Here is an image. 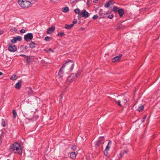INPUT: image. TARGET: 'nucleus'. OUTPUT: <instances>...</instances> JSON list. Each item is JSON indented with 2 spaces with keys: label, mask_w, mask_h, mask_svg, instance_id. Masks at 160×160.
I'll list each match as a JSON object with an SVG mask.
<instances>
[{
  "label": "nucleus",
  "mask_w": 160,
  "mask_h": 160,
  "mask_svg": "<svg viewBox=\"0 0 160 160\" xmlns=\"http://www.w3.org/2000/svg\"><path fill=\"white\" fill-rule=\"evenodd\" d=\"M77 154L76 152H73L70 153V158L72 159H74L75 158Z\"/></svg>",
  "instance_id": "ddd939ff"
},
{
  "label": "nucleus",
  "mask_w": 160,
  "mask_h": 160,
  "mask_svg": "<svg viewBox=\"0 0 160 160\" xmlns=\"http://www.w3.org/2000/svg\"><path fill=\"white\" fill-rule=\"evenodd\" d=\"M119 9L117 7H114L113 8L112 11L115 12H118Z\"/></svg>",
  "instance_id": "7c9ffc66"
},
{
  "label": "nucleus",
  "mask_w": 160,
  "mask_h": 160,
  "mask_svg": "<svg viewBox=\"0 0 160 160\" xmlns=\"http://www.w3.org/2000/svg\"><path fill=\"white\" fill-rule=\"evenodd\" d=\"M35 44L32 41H31L29 44V47L30 48L33 49L35 47Z\"/></svg>",
  "instance_id": "dca6fc26"
},
{
  "label": "nucleus",
  "mask_w": 160,
  "mask_h": 160,
  "mask_svg": "<svg viewBox=\"0 0 160 160\" xmlns=\"http://www.w3.org/2000/svg\"><path fill=\"white\" fill-rule=\"evenodd\" d=\"M108 150H105V151H104V155L106 156H107L108 155Z\"/></svg>",
  "instance_id": "4c0bfd02"
},
{
  "label": "nucleus",
  "mask_w": 160,
  "mask_h": 160,
  "mask_svg": "<svg viewBox=\"0 0 160 160\" xmlns=\"http://www.w3.org/2000/svg\"><path fill=\"white\" fill-rule=\"evenodd\" d=\"M146 116H145V117H143V120L142 121V122H144L146 118Z\"/></svg>",
  "instance_id": "37998d69"
},
{
  "label": "nucleus",
  "mask_w": 160,
  "mask_h": 160,
  "mask_svg": "<svg viewBox=\"0 0 160 160\" xmlns=\"http://www.w3.org/2000/svg\"><path fill=\"white\" fill-rule=\"evenodd\" d=\"M74 65V63L71 60H69L68 62H66L63 65L59 70L58 75L57 76V80L60 79V81L62 79V77L63 75V70L65 68L68 71H71L72 70Z\"/></svg>",
  "instance_id": "f257e3e1"
},
{
  "label": "nucleus",
  "mask_w": 160,
  "mask_h": 160,
  "mask_svg": "<svg viewBox=\"0 0 160 160\" xmlns=\"http://www.w3.org/2000/svg\"><path fill=\"white\" fill-rule=\"evenodd\" d=\"M2 126L3 127H4L5 126V121L3 119H2Z\"/></svg>",
  "instance_id": "c85d7f7f"
},
{
  "label": "nucleus",
  "mask_w": 160,
  "mask_h": 160,
  "mask_svg": "<svg viewBox=\"0 0 160 160\" xmlns=\"http://www.w3.org/2000/svg\"><path fill=\"white\" fill-rule=\"evenodd\" d=\"M122 57L121 54L120 55L118 56H117L114 58H113L112 59V61L113 62H115L119 61Z\"/></svg>",
  "instance_id": "9d476101"
},
{
  "label": "nucleus",
  "mask_w": 160,
  "mask_h": 160,
  "mask_svg": "<svg viewBox=\"0 0 160 160\" xmlns=\"http://www.w3.org/2000/svg\"><path fill=\"white\" fill-rule=\"evenodd\" d=\"M84 29L83 28V29H82V30H84Z\"/></svg>",
  "instance_id": "3c124183"
},
{
  "label": "nucleus",
  "mask_w": 160,
  "mask_h": 160,
  "mask_svg": "<svg viewBox=\"0 0 160 160\" xmlns=\"http://www.w3.org/2000/svg\"><path fill=\"white\" fill-rule=\"evenodd\" d=\"M118 12L121 17H122L124 13V10L122 8L119 9Z\"/></svg>",
  "instance_id": "4468645a"
},
{
  "label": "nucleus",
  "mask_w": 160,
  "mask_h": 160,
  "mask_svg": "<svg viewBox=\"0 0 160 160\" xmlns=\"http://www.w3.org/2000/svg\"><path fill=\"white\" fill-rule=\"evenodd\" d=\"M143 106L142 105L140 104L138 106L137 110L139 112H141L143 111Z\"/></svg>",
  "instance_id": "f3484780"
},
{
  "label": "nucleus",
  "mask_w": 160,
  "mask_h": 160,
  "mask_svg": "<svg viewBox=\"0 0 160 160\" xmlns=\"http://www.w3.org/2000/svg\"><path fill=\"white\" fill-rule=\"evenodd\" d=\"M17 40L16 39V38H15V37H14L13 38V39H12L11 40V42H12V43H15L17 42Z\"/></svg>",
  "instance_id": "cd10ccee"
},
{
  "label": "nucleus",
  "mask_w": 160,
  "mask_h": 160,
  "mask_svg": "<svg viewBox=\"0 0 160 160\" xmlns=\"http://www.w3.org/2000/svg\"><path fill=\"white\" fill-rule=\"evenodd\" d=\"M112 1H109L108 3L105 5V7H109V5L111 3H113Z\"/></svg>",
  "instance_id": "bb28decb"
},
{
  "label": "nucleus",
  "mask_w": 160,
  "mask_h": 160,
  "mask_svg": "<svg viewBox=\"0 0 160 160\" xmlns=\"http://www.w3.org/2000/svg\"><path fill=\"white\" fill-rule=\"evenodd\" d=\"M98 18V16L97 15H94L92 17V18L93 19H96Z\"/></svg>",
  "instance_id": "e433bc0d"
},
{
  "label": "nucleus",
  "mask_w": 160,
  "mask_h": 160,
  "mask_svg": "<svg viewBox=\"0 0 160 160\" xmlns=\"http://www.w3.org/2000/svg\"><path fill=\"white\" fill-rule=\"evenodd\" d=\"M77 0H74V1H77Z\"/></svg>",
  "instance_id": "603ef678"
},
{
  "label": "nucleus",
  "mask_w": 160,
  "mask_h": 160,
  "mask_svg": "<svg viewBox=\"0 0 160 160\" xmlns=\"http://www.w3.org/2000/svg\"><path fill=\"white\" fill-rule=\"evenodd\" d=\"M80 15L87 18L89 16V13L85 10H83L81 12Z\"/></svg>",
  "instance_id": "0eeeda50"
},
{
  "label": "nucleus",
  "mask_w": 160,
  "mask_h": 160,
  "mask_svg": "<svg viewBox=\"0 0 160 160\" xmlns=\"http://www.w3.org/2000/svg\"><path fill=\"white\" fill-rule=\"evenodd\" d=\"M58 36H60L61 37H62L65 35V33L64 32H59L58 33Z\"/></svg>",
  "instance_id": "2f4dec72"
},
{
  "label": "nucleus",
  "mask_w": 160,
  "mask_h": 160,
  "mask_svg": "<svg viewBox=\"0 0 160 160\" xmlns=\"http://www.w3.org/2000/svg\"><path fill=\"white\" fill-rule=\"evenodd\" d=\"M22 82V80L19 81L18 82H17L15 84V88L17 89H19L21 87Z\"/></svg>",
  "instance_id": "f8f14e48"
},
{
  "label": "nucleus",
  "mask_w": 160,
  "mask_h": 160,
  "mask_svg": "<svg viewBox=\"0 0 160 160\" xmlns=\"http://www.w3.org/2000/svg\"><path fill=\"white\" fill-rule=\"evenodd\" d=\"M19 5L23 8H26L31 6L30 2L26 0L20 1L18 2Z\"/></svg>",
  "instance_id": "20e7f679"
},
{
  "label": "nucleus",
  "mask_w": 160,
  "mask_h": 160,
  "mask_svg": "<svg viewBox=\"0 0 160 160\" xmlns=\"http://www.w3.org/2000/svg\"><path fill=\"white\" fill-rule=\"evenodd\" d=\"M49 51H52V49H51V48H50V49H49Z\"/></svg>",
  "instance_id": "8fccbe9b"
},
{
  "label": "nucleus",
  "mask_w": 160,
  "mask_h": 160,
  "mask_svg": "<svg viewBox=\"0 0 160 160\" xmlns=\"http://www.w3.org/2000/svg\"><path fill=\"white\" fill-rule=\"evenodd\" d=\"M69 10V8L68 7H66L62 8V11L66 13Z\"/></svg>",
  "instance_id": "2eb2a0df"
},
{
  "label": "nucleus",
  "mask_w": 160,
  "mask_h": 160,
  "mask_svg": "<svg viewBox=\"0 0 160 160\" xmlns=\"http://www.w3.org/2000/svg\"><path fill=\"white\" fill-rule=\"evenodd\" d=\"M18 77V76H17L16 75L14 74L11 77L10 79L14 80L17 79Z\"/></svg>",
  "instance_id": "412c9836"
},
{
  "label": "nucleus",
  "mask_w": 160,
  "mask_h": 160,
  "mask_svg": "<svg viewBox=\"0 0 160 160\" xmlns=\"http://www.w3.org/2000/svg\"><path fill=\"white\" fill-rule=\"evenodd\" d=\"M127 151L126 150L121 152L120 153L121 158L122 157V156L125 153H127Z\"/></svg>",
  "instance_id": "a878e982"
},
{
  "label": "nucleus",
  "mask_w": 160,
  "mask_h": 160,
  "mask_svg": "<svg viewBox=\"0 0 160 160\" xmlns=\"http://www.w3.org/2000/svg\"><path fill=\"white\" fill-rule=\"evenodd\" d=\"M74 11L75 13L78 14L79 15H80L81 12L80 11V10L79 9L77 8L75 9H74Z\"/></svg>",
  "instance_id": "393cba45"
},
{
  "label": "nucleus",
  "mask_w": 160,
  "mask_h": 160,
  "mask_svg": "<svg viewBox=\"0 0 160 160\" xmlns=\"http://www.w3.org/2000/svg\"><path fill=\"white\" fill-rule=\"evenodd\" d=\"M111 143H112V142L110 141L108 142V144L106 147L105 149V150H108V151L109 150V149L110 147V145H111Z\"/></svg>",
  "instance_id": "6ab92c4d"
},
{
  "label": "nucleus",
  "mask_w": 160,
  "mask_h": 160,
  "mask_svg": "<svg viewBox=\"0 0 160 160\" xmlns=\"http://www.w3.org/2000/svg\"><path fill=\"white\" fill-rule=\"evenodd\" d=\"M98 0H93V2L94 3H97Z\"/></svg>",
  "instance_id": "c03bdc74"
},
{
  "label": "nucleus",
  "mask_w": 160,
  "mask_h": 160,
  "mask_svg": "<svg viewBox=\"0 0 160 160\" xmlns=\"http://www.w3.org/2000/svg\"><path fill=\"white\" fill-rule=\"evenodd\" d=\"M26 31V30L23 29H22L20 31V32L22 33H23L25 32Z\"/></svg>",
  "instance_id": "58836bf2"
},
{
  "label": "nucleus",
  "mask_w": 160,
  "mask_h": 160,
  "mask_svg": "<svg viewBox=\"0 0 160 160\" xmlns=\"http://www.w3.org/2000/svg\"><path fill=\"white\" fill-rule=\"evenodd\" d=\"M80 75V72H78L76 73H72L67 78L68 81H73L78 78Z\"/></svg>",
  "instance_id": "7ed1b4c3"
},
{
  "label": "nucleus",
  "mask_w": 160,
  "mask_h": 160,
  "mask_svg": "<svg viewBox=\"0 0 160 160\" xmlns=\"http://www.w3.org/2000/svg\"><path fill=\"white\" fill-rule=\"evenodd\" d=\"M19 56H22V57H24L25 58L26 56V55H24V54H21V55H20Z\"/></svg>",
  "instance_id": "a18cd8bd"
},
{
  "label": "nucleus",
  "mask_w": 160,
  "mask_h": 160,
  "mask_svg": "<svg viewBox=\"0 0 160 160\" xmlns=\"http://www.w3.org/2000/svg\"><path fill=\"white\" fill-rule=\"evenodd\" d=\"M33 35L32 33H29L25 35L24 36V39L26 41L31 40L33 38Z\"/></svg>",
  "instance_id": "423d86ee"
},
{
  "label": "nucleus",
  "mask_w": 160,
  "mask_h": 160,
  "mask_svg": "<svg viewBox=\"0 0 160 160\" xmlns=\"http://www.w3.org/2000/svg\"><path fill=\"white\" fill-rule=\"evenodd\" d=\"M71 148L73 150H75L76 149V146H72L71 147Z\"/></svg>",
  "instance_id": "ea45409f"
},
{
  "label": "nucleus",
  "mask_w": 160,
  "mask_h": 160,
  "mask_svg": "<svg viewBox=\"0 0 160 160\" xmlns=\"http://www.w3.org/2000/svg\"><path fill=\"white\" fill-rule=\"evenodd\" d=\"M114 101H115V102L117 104H118V105L120 107H122V106H123V105H122V104H121L120 101L119 100H115Z\"/></svg>",
  "instance_id": "b1692460"
},
{
  "label": "nucleus",
  "mask_w": 160,
  "mask_h": 160,
  "mask_svg": "<svg viewBox=\"0 0 160 160\" xmlns=\"http://www.w3.org/2000/svg\"><path fill=\"white\" fill-rule=\"evenodd\" d=\"M99 14L101 18H105L107 15L108 14V13H104L102 12V10L101 9L99 12Z\"/></svg>",
  "instance_id": "6e6552de"
},
{
  "label": "nucleus",
  "mask_w": 160,
  "mask_h": 160,
  "mask_svg": "<svg viewBox=\"0 0 160 160\" xmlns=\"http://www.w3.org/2000/svg\"><path fill=\"white\" fill-rule=\"evenodd\" d=\"M50 39L51 38L48 36H47L45 38V40L47 41H49Z\"/></svg>",
  "instance_id": "473e14b6"
},
{
  "label": "nucleus",
  "mask_w": 160,
  "mask_h": 160,
  "mask_svg": "<svg viewBox=\"0 0 160 160\" xmlns=\"http://www.w3.org/2000/svg\"><path fill=\"white\" fill-rule=\"evenodd\" d=\"M59 0H50V1L53 2L55 3L58 2Z\"/></svg>",
  "instance_id": "79ce46f5"
},
{
  "label": "nucleus",
  "mask_w": 160,
  "mask_h": 160,
  "mask_svg": "<svg viewBox=\"0 0 160 160\" xmlns=\"http://www.w3.org/2000/svg\"><path fill=\"white\" fill-rule=\"evenodd\" d=\"M2 74H3V73L2 72H0V76H1L2 75Z\"/></svg>",
  "instance_id": "09e8293b"
},
{
  "label": "nucleus",
  "mask_w": 160,
  "mask_h": 160,
  "mask_svg": "<svg viewBox=\"0 0 160 160\" xmlns=\"http://www.w3.org/2000/svg\"><path fill=\"white\" fill-rule=\"evenodd\" d=\"M55 29V27L54 26H52V27L48 29L47 32L48 34H50L53 32Z\"/></svg>",
  "instance_id": "9b49d317"
},
{
  "label": "nucleus",
  "mask_w": 160,
  "mask_h": 160,
  "mask_svg": "<svg viewBox=\"0 0 160 160\" xmlns=\"http://www.w3.org/2000/svg\"><path fill=\"white\" fill-rule=\"evenodd\" d=\"M72 25L65 24V28L67 29H70L73 27Z\"/></svg>",
  "instance_id": "a211bd4d"
},
{
  "label": "nucleus",
  "mask_w": 160,
  "mask_h": 160,
  "mask_svg": "<svg viewBox=\"0 0 160 160\" xmlns=\"http://www.w3.org/2000/svg\"><path fill=\"white\" fill-rule=\"evenodd\" d=\"M17 48L15 45H12V43H9L8 44V50L11 52H15L17 50Z\"/></svg>",
  "instance_id": "39448f33"
},
{
  "label": "nucleus",
  "mask_w": 160,
  "mask_h": 160,
  "mask_svg": "<svg viewBox=\"0 0 160 160\" xmlns=\"http://www.w3.org/2000/svg\"><path fill=\"white\" fill-rule=\"evenodd\" d=\"M113 17V14H111L109 16H108V18H110V19H112Z\"/></svg>",
  "instance_id": "a19ab883"
},
{
  "label": "nucleus",
  "mask_w": 160,
  "mask_h": 160,
  "mask_svg": "<svg viewBox=\"0 0 160 160\" xmlns=\"http://www.w3.org/2000/svg\"><path fill=\"white\" fill-rule=\"evenodd\" d=\"M9 150L11 152L14 153H17L18 154H20L22 152L19 144L17 142L14 143L11 146Z\"/></svg>",
  "instance_id": "f03ea898"
},
{
  "label": "nucleus",
  "mask_w": 160,
  "mask_h": 160,
  "mask_svg": "<svg viewBox=\"0 0 160 160\" xmlns=\"http://www.w3.org/2000/svg\"><path fill=\"white\" fill-rule=\"evenodd\" d=\"M9 160V159H8V160Z\"/></svg>",
  "instance_id": "864d4df0"
},
{
  "label": "nucleus",
  "mask_w": 160,
  "mask_h": 160,
  "mask_svg": "<svg viewBox=\"0 0 160 160\" xmlns=\"http://www.w3.org/2000/svg\"><path fill=\"white\" fill-rule=\"evenodd\" d=\"M2 143V139L0 138V145Z\"/></svg>",
  "instance_id": "de8ad7c7"
},
{
  "label": "nucleus",
  "mask_w": 160,
  "mask_h": 160,
  "mask_svg": "<svg viewBox=\"0 0 160 160\" xmlns=\"http://www.w3.org/2000/svg\"><path fill=\"white\" fill-rule=\"evenodd\" d=\"M77 21L76 19H74V20L72 22V25L73 26L74 25L77 23Z\"/></svg>",
  "instance_id": "c9c22d12"
},
{
  "label": "nucleus",
  "mask_w": 160,
  "mask_h": 160,
  "mask_svg": "<svg viewBox=\"0 0 160 160\" xmlns=\"http://www.w3.org/2000/svg\"><path fill=\"white\" fill-rule=\"evenodd\" d=\"M28 56H26L25 58V59L26 62H27L28 63H29L30 62V61H28Z\"/></svg>",
  "instance_id": "f704fd0d"
},
{
  "label": "nucleus",
  "mask_w": 160,
  "mask_h": 160,
  "mask_svg": "<svg viewBox=\"0 0 160 160\" xmlns=\"http://www.w3.org/2000/svg\"><path fill=\"white\" fill-rule=\"evenodd\" d=\"M17 41H20L21 40L22 38L20 36H18L17 37H15Z\"/></svg>",
  "instance_id": "c756f323"
},
{
  "label": "nucleus",
  "mask_w": 160,
  "mask_h": 160,
  "mask_svg": "<svg viewBox=\"0 0 160 160\" xmlns=\"http://www.w3.org/2000/svg\"><path fill=\"white\" fill-rule=\"evenodd\" d=\"M28 95L30 96V94L32 93L33 91L32 89L31 88H28Z\"/></svg>",
  "instance_id": "5701e85b"
},
{
  "label": "nucleus",
  "mask_w": 160,
  "mask_h": 160,
  "mask_svg": "<svg viewBox=\"0 0 160 160\" xmlns=\"http://www.w3.org/2000/svg\"><path fill=\"white\" fill-rule=\"evenodd\" d=\"M24 48L25 50H27L28 48V47L27 46H26Z\"/></svg>",
  "instance_id": "49530a36"
},
{
  "label": "nucleus",
  "mask_w": 160,
  "mask_h": 160,
  "mask_svg": "<svg viewBox=\"0 0 160 160\" xmlns=\"http://www.w3.org/2000/svg\"><path fill=\"white\" fill-rule=\"evenodd\" d=\"M127 100L126 99H125L122 101V104L126 105L127 103Z\"/></svg>",
  "instance_id": "72a5a7b5"
},
{
  "label": "nucleus",
  "mask_w": 160,
  "mask_h": 160,
  "mask_svg": "<svg viewBox=\"0 0 160 160\" xmlns=\"http://www.w3.org/2000/svg\"><path fill=\"white\" fill-rule=\"evenodd\" d=\"M12 114L13 115V118L15 119L17 116V113L16 111L15 110H13L12 111Z\"/></svg>",
  "instance_id": "4be33fe9"
},
{
  "label": "nucleus",
  "mask_w": 160,
  "mask_h": 160,
  "mask_svg": "<svg viewBox=\"0 0 160 160\" xmlns=\"http://www.w3.org/2000/svg\"><path fill=\"white\" fill-rule=\"evenodd\" d=\"M104 139L103 138H101L96 142V145L97 146H99L100 144L102 143L103 144V141Z\"/></svg>",
  "instance_id": "1a4fd4ad"
},
{
  "label": "nucleus",
  "mask_w": 160,
  "mask_h": 160,
  "mask_svg": "<svg viewBox=\"0 0 160 160\" xmlns=\"http://www.w3.org/2000/svg\"><path fill=\"white\" fill-rule=\"evenodd\" d=\"M28 61H30V62H33V61L34 59V56H28Z\"/></svg>",
  "instance_id": "aec40b11"
}]
</instances>
